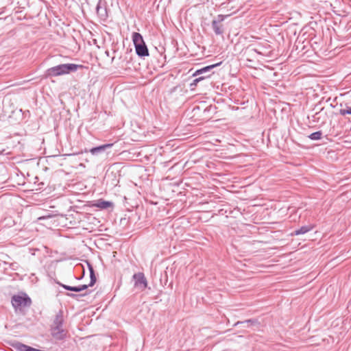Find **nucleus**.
<instances>
[{
    "instance_id": "1",
    "label": "nucleus",
    "mask_w": 351,
    "mask_h": 351,
    "mask_svg": "<svg viewBox=\"0 0 351 351\" xmlns=\"http://www.w3.org/2000/svg\"><path fill=\"white\" fill-rule=\"evenodd\" d=\"M82 67L83 65L73 63L61 64L47 69L45 76V77H53L66 75L71 72H75L79 68Z\"/></svg>"
},
{
    "instance_id": "2",
    "label": "nucleus",
    "mask_w": 351,
    "mask_h": 351,
    "mask_svg": "<svg viewBox=\"0 0 351 351\" xmlns=\"http://www.w3.org/2000/svg\"><path fill=\"white\" fill-rule=\"evenodd\" d=\"M63 316L61 312L58 313L51 326L50 331L51 336L58 341H62L66 337V331L62 328Z\"/></svg>"
},
{
    "instance_id": "3",
    "label": "nucleus",
    "mask_w": 351,
    "mask_h": 351,
    "mask_svg": "<svg viewBox=\"0 0 351 351\" xmlns=\"http://www.w3.org/2000/svg\"><path fill=\"white\" fill-rule=\"evenodd\" d=\"M132 38L137 56L140 58L149 56V50L142 35L138 32H134Z\"/></svg>"
},
{
    "instance_id": "4",
    "label": "nucleus",
    "mask_w": 351,
    "mask_h": 351,
    "mask_svg": "<svg viewBox=\"0 0 351 351\" xmlns=\"http://www.w3.org/2000/svg\"><path fill=\"white\" fill-rule=\"evenodd\" d=\"M86 263L87 264V266H88V270L90 272V283L88 285H79V286H69V285H62V284L60 285L64 289L68 290V291H74V292H80L84 290H86L88 287H93L95 284L97 278H96V276L95 274L94 269H93L92 265L88 261H86Z\"/></svg>"
},
{
    "instance_id": "5",
    "label": "nucleus",
    "mask_w": 351,
    "mask_h": 351,
    "mask_svg": "<svg viewBox=\"0 0 351 351\" xmlns=\"http://www.w3.org/2000/svg\"><path fill=\"white\" fill-rule=\"evenodd\" d=\"M11 302L16 311L24 307H29L32 304L31 298L25 293L22 295H14Z\"/></svg>"
},
{
    "instance_id": "6",
    "label": "nucleus",
    "mask_w": 351,
    "mask_h": 351,
    "mask_svg": "<svg viewBox=\"0 0 351 351\" xmlns=\"http://www.w3.org/2000/svg\"><path fill=\"white\" fill-rule=\"evenodd\" d=\"M132 278L134 280V287L136 288L143 291L147 287V280L143 273L138 272L134 274Z\"/></svg>"
},
{
    "instance_id": "7",
    "label": "nucleus",
    "mask_w": 351,
    "mask_h": 351,
    "mask_svg": "<svg viewBox=\"0 0 351 351\" xmlns=\"http://www.w3.org/2000/svg\"><path fill=\"white\" fill-rule=\"evenodd\" d=\"M221 64V62L220 63H217V64H211V65H208V66H204L199 69H197L193 75V77H196V76H199V75H207L208 74H210V76L213 73V72L212 71V70Z\"/></svg>"
},
{
    "instance_id": "8",
    "label": "nucleus",
    "mask_w": 351,
    "mask_h": 351,
    "mask_svg": "<svg viewBox=\"0 0 351 351\" xmlns=\"http://www.w3.org/2000/svg\"><path fill=\"white\" fill-rule=\"evenodd\" d=\"M113 145L112 143H107L104 145H101L99 146L94 147L91 148L89 152L92 155L97 156L104 152H105L107 149L112 147Z\"/></svg>"
},
{
    "instance_id": "9",
    "label": "nucleus",
    "mask_w": 351,
    "mask_h": 351,
    "mask_svg": "<svg viewBox=\"0 0 351 351\" xmlns=\"http://www.w3.org/2000/svg\"><path fill=\"white\" fill-rule=\"evenodd\" d=\"M313 229V226H303L300 228L294 230V232L291 234L292 235H300L304 234L305 233L308 232L309 231Z\"/></svg>"
},
{
    "instance_id": "10",
    "label": "nucleus",
    "mask_w": 351,
    "mask_h": 351,
    "mask_svg": "<svg viewBox=\"0 0 351 351\" xmlns=\"http://www.w3.org/2000/svg\"><path fill=\"white\" fill-rule=\"evenodd\" d=\"M94 205H95V206H96L97 208H99L100 209H106V208L112 206V203L109 201L99 199L97 201V202Z\"/></svg>"
},
{
    "instance_id": "11",
    "label": "nucleus",
    "mask_w": 351,
    "mask_h": 351,
    "mask_svg": "<svg viewBox=\"0 0 351 351\" xmlns=\"http://www.w3.org/2000/svg\"><path fill=\"white\" fill-rule=\"evenodd\" d=\"M212 27L216 35H221L223 33V25L216 21H212Z\"/></svg>"
},
{
    "instance_id": "12",
    "label": "nucleus",
    "mask_w": 351,
    "mask_h": 351,
    "mask_svg": "<svg viewBox=\"0 0 351 351\" xmlns=\"http://www.w3.org/2000/svg\"><path fill=\"white\" fill-rule=\"evenodd\" d=\"M322 132L317 131L311 133L308 137L312 141H317L322 138Z\"/></svg>"
},
{
    "instance_id": "13",
    "label": "nucleus",
    "mask_w": 351,
    "mask_h": 351,
    "mask_svg": "<svg viewBox=\"0 0 351 351\" xmlns=\"http://www.w3.org/2000/svg\"><path fill=\"white\" fill-rule=\"evenodd\" d=\"M339 114L342 116H345L346 114H351V106L346 104L344 108H341L339 110Z\"/></svg>"
},
{
    "instance_id": "14",
    "label": "nucleus",
    "mask_w": 351,
    "mask_h": 351,
    "mask_svg": "<svg viewBox=\"0 0 351 351\" xmlns=\"http://www.w3.org/2000/svg\"><path fill=\"white\" fill-rule=\"evenodd\" d=\"M210 77V74H208L207 75H202L200 77H198L193 80V82L191 84V86H196L198 82H199L202 80H204L206 78Z\"/></svg>"
},
{
    "instance_id": "15",
    "label": "nucleus",
    "mask_w": 351,
    "mask_h": 351,
    "mask_svg": "<svg viewBox=\"0 0 351 351\" xmlns=\"http://www.w3.org/2000/svg\"><path fill=\"white\" fill-rule=\"evenodd\" d=\"M256 320L254 319H246L245 321H243V322H237V323H235L234 326H238L239 324H247V326L251 324H254L256 323Z\"/></svg>"
},
{
    "instance_id": "16",
    "label": "nucleus",
    "mask_w": 351,
    "mask_h": 351,
    "mask_svg": "<svg viewBox=\"0 0 351 351\" xmlns=\"http://www.w3.org/2000/svg\"><path fill=\"white\" fill-rule=\"evenodd\" d=\"M228 16V15H223V14H219L216 19L213 20V21H216L217 23H221V22H223L227 17Z\"/></svg>"
},
{
    "instance_id": "17",
    "label": "nucleus",
    "mask_w": 351,
    "mask_h": 351,
    "mask_svg": "<svg viewBox=\"0 0 351 351\" xmlns=\"http://www.w3.org/2000/svg\"><path fill=\"white\" fill-rule=\"evenodd\" d=\"M66 295H68L71 298H76L78 296H84V295H85V294L77 295V294H75V293H66Z\"/></svg>"
},
{
    "instance_id": "18",
    "label": "nucleus",
    "mask_w": 351,
    "mask_h": 351,
    "mask_svg": "<svg viewBox=\"0 0 351 351\" xmlns=\"http://www.w3.org/2000/svg\"><path fill=\"white\" fill-rule=\"evenodd\" d=\"M18 263H12L10 264V268L12 269V270H17L18 269Z\"/></svg>"
},
{
    "instance_id": "19",
    "label": "nucleus",
    "mask_w": 351,
    "mask_h": 351,
    "mask_svg": "<svg viewBox=\"0 0 351 351\" xmlns=\"http://www.w3.org/2000/svg\"><path fill=\"white\" fill-rule=\"evenodd\" d=\"M77 267H79L80 269H82V271H83V273H82V276L80 278H77L78 280H81V279L82 278V277L84 276V273H85L84 268V267H82V265L77 266V267H76V268H77Z\"/></svg>"
},
{
    "instance_id": "20",
    "label": "nucleus",
    "mask_w": 351,
    "mask_h": 351,
    "mask_svg": "<svg viewBox=\"0 0 351 351\" xmlns=\"http://www.w3.org/2000/svg\"><path fill=\"white\" fill-rule=\"evenodd\" d=\"M99 6L97 5V12H99Z\"/></svg>"
}]
</instances>
